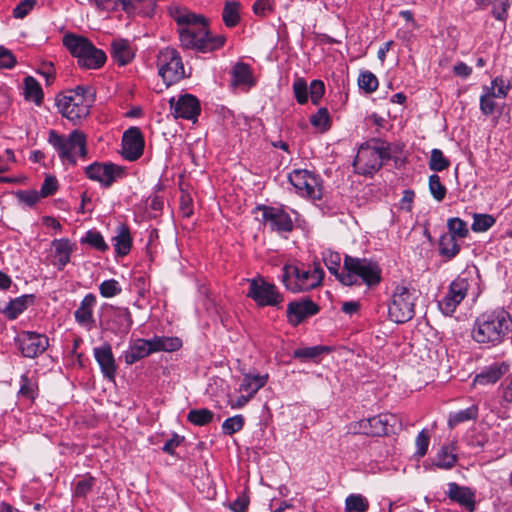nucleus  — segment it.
<instances>
[{
	"instance_id": "1",
	"label": "nucleus",
	"mask_w": 512,
	"mask_h": 512,
	"mask_svg": "<svg viewBox=\"0 0 512 512\" xmlns=\"http://www.w3.org/2000/svg\"><path fill=\"white\" fill-rule=\"evenodd\" d=\"M179 28V37L182 47L202 53L211 52L220 48L225 38L221 35H212L206 19L200 15L181 12L175 16Z\"/></svg>"
},
{
	"instance_id": "2",
	"label": "nucleus",
	"mask_w": 512,
	"mask_h": 512,
	"mask_svg": "<svg viewBox=\"0 0 512 512\" xmlns=\"http://www.w3.org/2000/svg\"><path fill=\"white\" fill-rule=\"evenodd\" d=\"M512 327V318L503 308L480 314L474 323L471 335L480 344L501 343Z\"/></svg>"
},
{
	"instance_id": "3",
	"label": "nucleus",
	"mask_w": 512,
	"mask_h": 512,
	"mask_svg": "<svg viewBox=\"0 0 512 512\" xmlns=\"http://www.w3.org/2000/svg\"><path fill=\"white\" fill-rule=\"evenodd\" d=\"M381 270L376 263L367 259H361L351 256H345L343 271L339 275V281L344 285L351 286L357 284L358 278L368 286L376 285L380 282Z\"/></svg>"
},
{
	"instance_id": "4",
	"label": "nucleus",
	"mask_w": 512,
	"mask_h": 512,
	"mask_svg": "<svg viewBox=\"0 0 512 512\" xmlns=\"http://www.w3.org/2000/svg\"><path fill=\"white\" fill-rule=\"evenodd\" d=\"M48 142L57 151L63 163L76 165L78 156L82 158L87 156L86 135L79 130L72 131L68 136L51 130Z\"/></svg>"
},
{
	"instance_id": "5",
	"label": "nucleus",
	"mask_w": 512,
	"mask_h": 512,
	"mask_svg": "<svg viewBox=\"0 0 512 512\" xmlns=\"http://www.w3.org/2000/svg\"><path fill=\"white\" fill-rule=\"evenodd\" d=\"M63 44L83 68L99 69L106 62V54L85 37L67 34L63 38Z\"/></svg>"
},
{
	"instance_id": "6",
	"label": "nucleus",
	"mask_w": 512,
	"mask_h": 512,
	"mask_svg": "<svg viewBox=\"0 0 512 512\" xmlns=\"http://www.w3.org/2000/svg\"><path fill=\"white\" fill-rule=\"evenodd\" d=\"M373 144L360 146L354 160V167L359 174L371 175L378 171L384 160L390 158L389 146L379 140H373Z\"/></svg>"
},
{
	"instance_id": "7",
	"label": "nucleus",
	"mask_w": 512,
	"mask_h": 512,
	"mask_svg": "<svg viewBox=\"0 0 512 512\" xmlns=\"http://www.w3.org/2000/svg\"><path fill=\"white\" fill-rule=\"evenodd\" d=\"M324 272L319 266L313 270L299 268L298 266H285L282 281L286 288L293 293L308 291L321 284Z\"/></svg>"
},
{
	"instance_id": "8",
	"label": "nucleus",
	"mask_w": 512,
	"mask_h": 512,
	"mask_svg": "<svg viewBox=\"0 0 512 512\" xmlns=\"http://www.w3.org/2000/svg\"><path fill=\"white\" fill-rule=\"evenodd\" d=\"M419 291L408 286H397L388 307V314L395 323H405L415 314V302Z\"/></svg>"
},
{
	"instance_id": "9",
	"label": "nucleus",
	"mask_w": 512,
	"mask_h": 512,
	"mask_svg": "<svg viewBox=\"0 0 512 512\" xmlns=\"http://www.w3.org/2000/svg\"><path fill=\"white\" fill-rule=\"evenodd\" d=\"M159 75L167 86L172 85L185 77L182 58L177 50L166 48L159 52L157 57Z\"/></svg>"
},
{
	"instance_id": "10",
	"label": "nucleus",
	"mask_w": 512,
	"mask_h": 512,
	"mask_svg": "<svg viewBox=\"0 0 512 512\" xmlns=\"http://www.w3.org/2000/svg\"><path fill=\"white\" fill-rule=\"evenodd\" d=\"M247 296L260 306H278L283 302V297L278 292L277 287L261 277L249 280Z\"/></svg>"
},
{
	"instance_id": "11",
	"label": "nucleus",
	"mask_w": 512,
	"mask_h": 512,
	"mask_svg": "<svg viewBox=\"0 0 512 512\" xmlns=\"http://www.w3.org/2000/svg\"><path fill=\"white\" fill-rule=\"evenodd\" d=\"M288 179L301 196L312 200L321 199L322 187L317 177L308 170H294L289 174Z\"/></svg>"
},
{
	"instance_id": "12",
	"label": "nucleus",
	"mask_w": 512,
	"mask_h": 512,
	"mask_svg": "<svg viewBox=\"0 0 512 512\" xmlns=\"http://www.w3.org/2000/svg\"><path fill=\"white\" fill-rule=\"evenodd\" d=\"M16 342L22 355L27 358H35L41 355L49 346L47 336L30 331L22 332L17 337Z\"/></svg>"
},
{
	"instance_id": "13",
	"label": "nucleus",
	"mask_w": 512,
	"mask_h": 512,
	"mask_svg": "<svg viewBox=\"0 0 512 512\" xmlns=\"http://www.w3.org/2000/svg\"><path fill=\"white\" fill-rule=\"evenodd\" d=\"M468 280L458 277L449 286L447 294L439 301V309L445 315H452L467 295Z\"/></svg>"
},
{
	"instance_id": "14",
	"label": "nucleus",
	"mask_w": 512,
	"mask_h": 512,
	"mask_svg": "<svg viewBox=\"0 0 512 512\" xmlns=\"http://www.w3.org/2000/svg\"><path fill=\"white\" fill-rule=\"evenodd\" d=\"M87 177L91 180L98 181L106 187L112 185V183L121 178L125 170L123 167L112 164V163H98L95 162L85 169Z\"/></svg>"
},
{
	"instance_id": "15",
	"label": "nucleus",
	"mask_w": 512,
	"mask_h": 512,
	"mask_svg": "<svg viewBox=\"0 0 512 512\" xmlns=\"http://www.w3.org/2000/svg\"><path fill=\"white\" fill-rule=\"evenodd\" d=\"M263 223L269 225L271 230L277 232H290L293 229V221L289 214L281 208L262 206Z\"/></svg>"
},
{
	"instance_id": "16",
	"label": "nucleus",
	"mask_w": 512,
	"mask_h": 512,
	"mask_svg": "<svg viewBox=\"0 0 512 512\" xmlns=\"http://www.w3.org/2000/svg\"><path fill=\"white\" fill-rule=\"evenodd\" d=\"M144 150V138L139 128L131 127L122 137V156L129 161H135L141 157Z\"/></svg>"
},
{
	"instance_id": "17",
	"label": "nucleus",
	"mask_w": 512,
	"mask_h": 512,
	"mask_svg": "<svg viewBox=\"0 0 512 512\" xmlns=\"http://www.w3.org/2000/svg\"><path fill=\"white\" fill-rule=\"evenodd\" d=\"M171 114L175 118L196 119L200 113L198 99L190 94L180 96L177 100H170Z\"/></svg>"
},
{
	"instance_id": "18",
	"label": "nucleus",
	"mask_w": 512,
	"mask_h": 512,
	"mask_svg": "<svg viewBox=\"0 0 512 512\" xmlns=\"http://www.w3.org/2000/svg\"><path fill=\"white\" fill-rule=\"evenodd\" d=\"M389 416L377 415L371 418L362 419L353 427L355 433H362L370 436H382L389 432Z\"/></svg>"
},
{
	"instance_id": "19",
	"label": "nucleus",
	"mask_w": 512,
	"mask_h": 512,
	"mask_svg": "<svg viewBox=\"0 0 512 512\" xmlns=\"http://www.w3.org/2000/svg\"><path fill=\"white\" fill-rule=\"evenodd\" d=\"M71 96H61L57 98V107L60 113L72 122L79 121L89 114L88 103H72Z\"/></svg>"
},
{
	"instance_id": "20",
	"label": "nucleus",
	"mask_w": 512,
	"mask_h": 512,
	"mask_svg": "<svg viewBox=\"0 0 512 512\" xmlns=\"http://www.w3.org/2000/svg\"><path fill=\"white\" fill-rule=\"evenodd\" d=\"M447 496L469 512H473L476 509L475 491L470 487L460 486L455 482H451L448 484Z\"/></svg>"
},
{
	"instance_id": "21",
	"label": "nucleus",
	"mask_w": 512,
	"mask_h": 512,
	"mask_svg": "<svg viewBox=\"0 0 512 512\" xmlns=\"http://www.w3.org/2000/svg\"><path fill=\"white\" fill-rule=\"evenodd\" d=\"M318 311V305L309 299L290 302L287 308L289 322L292 325L300 324L305 318L315 315Z\"/></svg>"
},
{
	"instance_id": "22",
	"label": "nucleus",
	"mask_w": 512,
	"mask_h": 512,
	"mask_svg": "<svg viewBox=\"0 0 512 512\" xmlns=\"http://www.w3.org/2000/svg\"><path fill=\"white\" fill-rule=\"evenodd\" d=\"M93 352L104 377L109 380H114L117 367L111 346L109 344H104L101 347H95Z\"/></svg>"
},
{
	"instance_id": "23",
	"label": "nucleus",
	"mask_w": 512,
	"mask_h": 512,
	"mask_svg": "<svg viewBox=\"0 0 512 512\" xmlns=\"http://www.w3.org/2000/svg\"><path fill=\"white\" fill-rule=\"evenodd\" d=\"M96 304V297L93 294H87L80 303V306L75 311V320L79 325L85 326L88 329L94 324L93 308Z\"/></svg>"
},
{
	"instance_id": "24",
	"label": "nucleus",
	"mask_w": 512,
	"mask_h": 512,
	"mask_svg": "<svg viewBox=\"0 0 512 512\" xmlns=\"http://www.w3.org/2000/svg\"><path fill=\"white\" fill-rule=\"evenodd\" d=\"M52 247L54 248L53 264L61 270L69 263L75 245L70 240L62 238L53 240Z\"/></svg>"
},
{
	"instance_id": "25",
	"label": "nucleus",
	"mask_w": 512,
	"mask_h": 512,
	"mask_svg": "<svg viewBox=\"0 0 512 512\" xmlns=\"http://www.w3.org/2000/svg\"><path fill=\"white\" fill-rule=\"evenodd\" d=\"M153 353L151 340L137 339L124 353L125 362L131 365Z\"/></svg>"
},
{
	"instance_id": "26",
	"label": "nucleus",
	"mask_w": 512,
	"mask_h": 512,
	"mask_svg": "<svg viewBox=\"0 0 512 512\" xmlns=\"http://www.w3.org/2000/svg\"><path fill=\"white\" fill-rule=\"evenodd\" d=\"M508 365L505 363H495L480 374L476 375L474 379L475 384L487 385L496 383L506 372Z\"/></svg>"
},
{
	"instance_id": "27",
	"label": "nucleus",
	"mask_w": 512,
	"mask_h": 512,
	"mask_svg": "<svg viewBox=\"0 0 512 512\" xmlns=\"http://www.w3.org/2000/svg\"><path fill=\"white\" fill-rule=\"evenodd\" d=\"M454 450L455 448L453 445L442 446L432 461V467L443 470L452 469L458 461V457L454 453Z\"/></svg>"
},
{
	"instance_id": "28",
	"label": "nucleus",
	"mask_w": 512,
	"mask_h": 512,
	"mask_svg": "<svg viewBox=\"0 0 512 512\" xmlns=\"http://www.w3.org/2000/svg\"><path fill=\"white\" fill-rule=\"evenodd\" d=\"M111 54L114 60L121 66L128 64L134 57L133 49L124 39L114 40L111 44Z\"/></svg>"
},
{
	"instance_id": "29",
	"label": "nucleus",
	"mask_w": 512,
	"mask_h": 512,
	"mask_svg": "<svg viewBox=\"0 0 512 512\" xmlns=\"http://www.w3.org/2000/svg\"><path fill=\"white\" fill-rule=\"evenodd\" d=\"M268 381V374L264 375H251V374H245L242 382L239 386V391L241 393H245L251 398L254 397V395L265 386V384Z\"/></svg>"
},
{
	"instance_id": "30",
	"label": "nucleus",
	"mask_w": 512,
	"mask_h": 512,
	"mask_svg": "<svg viewBox=\"0 0 512 512\" xmlns=\"http://www.w3.org/2000/svg\"><path fill=\"white\" fill-rule=\"evenodd\" d=\"M115 252L119 256H125L130 252L132 239L129 229L122 225L118 227L117 235L113 237Z\"/></svg>"
},
{
	"instance_id": "31",
	"label": "nucleus",
	"mask_w": 512,
	"mask_h": 512,
	"mask_svg": "<svg viewBox=\"0 0 512 512\" xmlns=\"http://www.w3.org/2000/svg\"><path fill=\"white\" fill-rule=\"evenodd\" d=\"M150 340L153 353L159 351L173 352L182 346V341L178 337L155 336Z\"/></svg>"
},
{
	"instance_id": "32",
	"label": "nucleus",
	"mask_w": 512,
	"mask_h": 512,
	"mask_svg": "<svg viewBox=\"0 0 512 512\" xmlns=\"http://www.w3.org/2000/svg\"><path fill=\"white\" fill-rule=\"evenodd\" d=\"M460 251L454 235L443 234L439 239V254L447 260L453 259Z\"/></svg>"
},
{
	"instance_id": "33",
	"label": "nucleus",
	"mask_w": 512,
	"mask_h": 512,
	"mask_svg": "<svg viewBox=\"0 0 512 512\" xmlns=\"http://www.w3.org/2000/svg\"><path fill=\"white\" fill-rule=\"evenodd\" d=\"M24 95L25 98L29 101L35 102L37 105H40L43 100V91L36 79L32 76H27L24 79Z\"/></svg>"
},
{
	"instance_id": "34",
	"label": "nucleus",
	"mask_w": 512,
	"mask_h": 512,
	"mask_svg": "<svg viewBox=\"0 0 512 512\" xmlns=\"http://www.w3.org/2000/svg\"><path fill=\"white\" fill-rule=\"evenodd\" d=\"M253 84L252 74L247 64L237 63L232 69V85H248Z\"/></svg>"
},
{
	"instance_id": "35",
	"label": "nucleus",
	"mask_w": 512,
	"mask_h": 512,
	"mask_svg": "<svg viewBox=\"0 0 512 512\" xmlns=\"http://www.w3.org/2000/svg\"><path fill=\"white\" fill-rule=\"evenodd\" d=\"M240 3L236 1H227L223 8L222 18L227 27H234L240 20Z\"/></svg>"
},
{
	"instance_id": "36",
	"label": "nucleus",
	"mask_w": 512,
	"mask_h": 512,
	"mask_svg": "<svg viewBox=\"0 0 512 512\" xmlns=\"http://www.w3.org/2000/svg\"><path fill=\"white\" fill-rule=\"evenodd\" d=\"M214 418V413L206 408L192 409L187 415L189 422L196 426H204L209 424Z\"/></svg>"
},
{
	"instance_id": "37",
	"label": "nucleus",
	"mask_w": 512,
	"mask_h": 512,
	"mask_svg": "<svg viewBox=\"0 0 512 512\" xmlns=\"http://www.w3.org/2000/svg\"><path fill=\"white\" fill-rule=\"evenodd\" d=\"M32 296H21L14 300H11L5 308V314L9 319H15L20 315L26 308L28 301Z\"/></svg>"
},
{
	"instance_id": "38",
	"label": "nucleus",
	"mask_w": 512,
	"mask_h": 512,
	"mask_svg": "<svg viewBox=\"0 0 512 512\" xmlns=\"http://www.w3.org/2000/svg\"><path fill=\"white\" fill-rule=\"evenodd\" d=\"M478 416V408L477 406H471L467 409L460 410L454 414H451L448 420V425L453 428L456 425L468 421V420H474Z\"/></svg>"
},
{
	"instance_id": "39",
	"label": "nucleus",
	"mask_w": 512,
	"mask_h": 512,
	"mask_svg": "<svg viewBox=\"0 0 512 512\" xmlns=\"http://www.w3.org/2000/svg\"><path fill=\"white\" fill-rule=\"evenodd\" d=\"M368 508V500L360 494H351L346 498V512H366Z\"/></svg>"
},
{
	"instance_id": "40",
	"label": "nucleus",
	"mask_w": 512,
	"mask_h": 512,
	"mask_svg": "<svg viewBox=\"0 0 512 512\" xmlns=\"http://www.w3.org/2000/svg\"><path fill=\"white\" fill-rule=\"evenodd\" d=\"M327 346H313L298 348L293 352V357L301 360L315 359L324 352H328Z\"/></svg>"
},
{
	"instance_id": "41",
	"label": "nucleus",
	"mask_w": 512,
	"mask_h": 512,
	"mask_svg": "<svg viewBox=\"0 0 512 512\" xmlns=\"http://www.w3.org/2000/svg\"><path fill=\"white\" fill-rule=\"evenodd\" d=\"M450 166V161L444 156L440 149H433L431 151L429 168L432 171L440 172Z\"/></svg>"
},
{
	"instance_id": "42",
	"label": "nucleus",
	"mask_w": 512,
	"mask_h": 512,
	"mask_svg": "<svg viewBox=\"0 0 512 512\" xmlns=\"http://www.w3.org/2000/svg\"><path fill=\"white\" fill-rule=\"evenodd\" d=\"M449 233L447 235H454V238H465L468 235L467 223L460 218H450L447 221Z\"/></svg>"
},
{
	"instance_id": "43",
	"label": "nucleus",
	"mask_w": 512,
	"mask_h": 512,
	"mask_svg": "<svg viewBox=\"0 0 512 512\" xmlns=\"http://www.w3.org/2000/svg\"><path fill=\"white\" fill-rule=\"evenodd\" d=\"M323 261L330 273L334 274L339 279V275L341 274L339 271L341 264L340 254L333 251H326L323 254Z\"/></svg>"
},
{
	"instance_id": "44",
	"label": "nucleus",
	"mask_w": 512,
	"mask_h": 512,
	"mask_svg": "<svg viewBox=\"0 0 512 512\" xmlns=\"http://www.w3.org/2000/svg\"><path fill=\"white\" fill-rule=\"evenodd\" d=\"M358 85L366 93H372L378 88V79L372 72L366 71L359 75Z\"/></svg>"
},
{
	"instance_id": "45",
	"label": "nucleus",
	"mask_w": 512,
	"mask_h": 512,
	"mask_svg": "<svg viewBox=\"0 0 512 512\" xmlns=\"http://www.w3.org/2000/svg\"><path fill=\"white\" fill-rule=\"evenodd\" d=\"M495 223V218L488 214H474V221L472 223V230L474 232H484L492 227Z\"/></svg>"
},
{
	"instance_id": "46",
	"label": "nucleus",
	"mask_w": 512,
	"mask_h": 512,
	"mask_svg": "<svg viewBox=\"0 0 512 512\" xmlns=\"http://www.w3.org/2000/svg\"><path fill=\"white\" fill-rule=\"evenodd\" d=\"M81 241L102 252L108 249V245L98 231H88Z\"/></svg>"
},
{
	"instance_id": "47",
	"label": "nucleus",
	"mask_w": 512,
	"mask_h": 512,
	"mask_svg": "<svg viewBox=\"0 0 512 512\" xmlns=\"http://www.w3.org/2000/svg\"><path fill=\"white\" fill-rule=\"evenodd\" d=\"M100 294L105 298H111L121 293L122 288L118 281L110 279L103 281L99 286Z\"/></svg>"
},
{
	"instance_id": "48",
	"label": "nucleus",
	"mask_w": 512,
	"mask_h": 512,
	"mask_svg": "<svg viewBox=\"0 0 512 512\" xmlns=\"http://www.w3.org/2000/svg\"><path fill=\"white\" fill-rule=\"evenodd\" d=\"M244 426V418L242 415H236L226 419L222 424L223 432L232 435L240 431Z\"/></svg>"
},
{
	"instance_id": "49",
	"label": "nucleus",
	"mask_w": 512,
	"mask_h": 512,
	"mask_svg": "<svg viewBox=\"0 0 512 512\" xmlns=\"http://www.w3.org/2000/svg\"><path fill=\"white\" fill-rule=\"evenodd\" d=\"M429 190L437 201L444 199L446 195V188L441 183L440 177L437 174H433L429 177Z\"/></svg>"
},
{
	"instance_id": "50",
	"label": "nucleus",
	"mask_w": 512,
	"mask_h": 512,
	"mask_svg": "<svg viewBox=\"0 0 512 512\" xmlns=\"http://www.w3.org/2000/svg\"><path fill=\"white\" fill-rule=\"evenodd\" d=\"M97 5L102 6L103 8L109 9H117L119 6L122 7L124 11L127 13H132V10L135 9L133 2L128 0H95Z\"/></svg>"
},
{
	"instance_id": "51",
	"label": "nucleus",
	"mask_w": 512,
	"mask_h": 512,
	"mask_svg": "<svg viewBox=\"0 0 512 512\" xmlns=\"http://www.w3.org/2000/svg\"><path fill=\"white\" fill-rule=\"evenodd\" d=\"M293 91L298 103L305 104L308 100L309 88L306 81L302 78H297L293 83Z\"/></svg>"
},
{
	"instance_id": "52",
	"label": "nucleus",
	"mask_w": 512,
	"mask_h": 512,
	"mask_svg": "<svg viewBox=\"0 0 512 512\" xmlns=\"http://www.w3.org/2000/svg\"><path fill=\"white\" fill-rule=\"evenodd\" d=\"M36 384L29 379L26 374L21 376V387L19 390V394L28 398L34 399L36 396Z\"/></svg>"
},
{
	"instance_id": "53",
	"label": "nucleus",
	"mask_w": 512,
	"mask_h": 512,
	"mask_svg": "<svg viewBox=\"0 0 512 512\" xmlns=\"http://www.w3.org/2000/svg\"><path fill=\"white\" fill-rule=\"evenodd\" d=\"M429 442L430 436L428 432L426 430H422L415 440L416 455L418 457H423L427 453Z\"/></svg>"
},
{
	"instance_id": "54",
	"label": "nucleus",
	"mask_w": 512,
	"mask_h": 512,
	"mask_svg": "<svg viewBox=\"0 0 512 512\" xmlns=\"http://www.w3.org/2000/svg\"><path fill=\"white\" fill-rule=\"evenodd\" d=\"M325 85L321 80H313L309 86V95L313 104L317 105L324 95Z\"/></svg>"
},
{
	"instance_id": "55",
	"label": "nucleus",
	"mask_w": 512,
	"mask_h": 512,
	"mask_svg": "<svg viewBox=\"0 0 512 512\" xmlns=\"http://www.w3.org/2000/svg\"><path fill=\"white\" fill-rule=\"evenodd\" d=\"M311 124L315 127L327 129L329 126V114L326 108H320L318 112L311 117Z\"/></svg>"
},
{
	"instance_id": "56",
	"label": "nucleus",
	"mask_w": 512,
	"mask_h": 512,
	"mask_svg": "<svg viewBox=\"0 0 512 512\" xmlns=\"http://www.w3.org/2000/svg\"><path fill=\"white\" fill-rule=\"evenodd\" d=\"M16 58L13 53L3 46H0V68L11 69L16 64Z\"/></svg>"
},
{
	"instance_id": "57",
	"label": "nucleus",
	"mask_w": 512,
	"mask_h": 512,
	"mask_svg": "<svg viewBox=\"0 0 512 512\" xmlns=\"http://www.w3.org/2000/svg\"><path fill=\"white\" fill-rule=\"evenodd\" d=\"M16 197L20 203H23L29 207L35 205L39 200L40 196L37 191H18Z\"/></svg>"
},
{
	"instance_id": "58",
	"label": "nucleus",
	"mask_w": 512,
	"mask_h": 512,
	"mask_svg": "<svg viewBox=\"0 0 512 512\" xmlns=\"http://www.w3.org/2000/svg\"><path fill=\"white\" fill-rule=\"evenodd\" d=\"M34 4V0L21 1L13 10L14 17L18 19L24 18L32 10Z\"/></svg>"
},
{
	"instance_id": "59",
	"label": "nucleus",
	"mask_w": 512,
	"mask_h": 512,
	"mask_svg": "<svg viewBox=\"0 0 512 512\" xmlns=\"http://www.w3.org/2000/svg\"><path fill=\"white\" fill-rule=\"evenodd\" d=\"M94 479L92 477L80 480L74 490V494L77 497H85L93 487Z\"/></svg>"
},
{
	"instance_id": "60",
	"label": "nucleus",
	"mask_w": 512,
	"mask_h": 512,
	"mask_svg": "<svg viewBox=\"0 0 512 512\" xmlns=\"http://www.w3.org/2000/svg\"><path fill=\"white\" fill-rule=\"evenodd\" d=\"M495 96L491 93L481 96L480 98V109L483 114L491 115L495 109Z\"/></svg>"
},
{
	"instance_id": "61",
	"label": "nucleus",
	"mask_w": 512,
	"mask_h": 512,
	"mask_svg": "<svg viewBox=\"0 0 512 512\" xmlns=\"http://www.w3.org/2000/svg\"><path fill=\"white\" fill-rule=\"evenodd\" d=\"M58 188L57 179L53 176H47L41 187V196L47 197L53 195Z\"/></svg>"
},
{
	"instance_id": "62",
	"label": "nucleus",
	"mask_w": 512,
	"mask_h": 512,
	"mask_svg": "<svg viewBox=\"0 0 512 512\" xmlns=\"http://www.w3.org/2000/svg\"><path fill=\"white\" fill-rule=\"evenodd\" d=\"M116 316L121 322V326L124 332H128L133 324L131 314L127 308H118L116 310Z\"/></svg>"
},
{
	"instance_id": "63",
	"label": "nucleus",
	"mask_w": 512,
	"mask_h": 512,
	"mask_svg": "<svg viewBox=\"0 0 512 512\" xmlns=\"http://www.w3.org/2000/svg\"><path fill=\"white\" fill-rule=\"evenodd\" d=\"M253 12L257 16H265L267 13L272 11V0H257L253 4Z\"/></svg>"
},
{
	"instance_id": "64",
	"label": "nucleus",
	"mask_w": 512,
	"mask_h": 512,
	"mask_svg": "<svg viewBox=\"0 0 512 512\" xmlns=\"http://www.w3.org/2000/svg\"><path fill=\"white\" fill-rule=\"evenodd\" d=\"M493 91L491 92V94H493L495 97H499V98H503L506 96L507 94V89L508 87H506L504 85V81L502 79H499V78H496L493 82Z\"/></svg>"
}]
</instances>
